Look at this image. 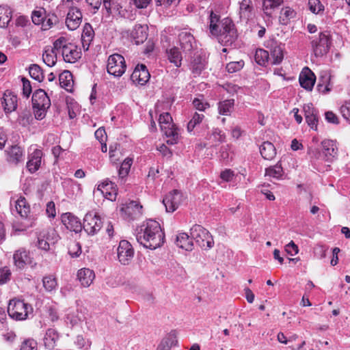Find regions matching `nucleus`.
Here are the masks:
<instances>
[{"label": "nucleus", "instance_id": "nucleus-1", "mask_svg": "<svg viewBox=\"0 0 350 350\" xmlns=\"http://www.w3.org/2000/svg\"><path fill=\"white\" fill-rule=\"evenodd\" d=\"M209 36L215 38L224 45H232L237 39L235 25L228 17L220 18L213 10L210 12L208 22Z\"/></svg>", "mask_w": 350, "mask_h": 350}, {"label": "nucleus", "instance_id": "nucleus-2", "mask_svg": "<svg viewBox=\"0 0 350 350\" xmlns=\"http://www.w3.org/2000/svg\"><path fill=\"white\" fill-rule=\"evenodd\" d=\"M136 239L144 247L154 250L163 244L164 234L159 222L149 219L140 227Z\"/></svg>", "mask_w": 350, "mask_h": 350}, {"label": "nucleus", "instance_id": "nucleus-3", "mask_svg": "<svg viewBox=\"0 0 350 350\" xmlns=\"http://www.w3.org/2000/svg\"><path fill=\"white\" fill-rule=\"evenodd\" d=\"M54 49L68 63H75L81 56V49L64 37H60L54 42Z\"/></svg>", "mask_w": 350, "mask_h": 350}, {"label": "nucleus", "instance_id": "nucleus-4", "mask_svg": "<svg viewBox=\"0 0 350 350\" xmlns=\"http://www.w3.org/2000/svg\"><path fill=\"white\" fill-rule=\"evenodd\" d=\"M32 312L33 308L31 306L22 300L14 299L10 300L8 304V313L9 316L17 321L26 319L28 314Z\"/></svg>", "mask_w": 350, "mask_h": 350}, {"label": "nucleus", "instance_id": "nucleus-5", "mask_svg": "<svg viewBox=\"0 0 350 350\" xmlns=\"http://www.w3.org/2000/svg\"><path fill=\"white\" fill-rule=\"evenodd\" d=\"M191 239L202 249L207 250L213 247L214 241L209 232L200 225H194L190 229Z\"/></svg>", "mask_w": 350, "mask_h": 350}, {"label": "nucleus", "instance_id": "nucleus-6", "mask_svg": "<svg viewBox=\"0 0 350 350\" xmlns=\"http://www.w3.org/2000/svg\"><path fill=\"white\" fill-rule=\"evenodd\" d=\"M331 46V37L327 31L321 32L317 38L311 41L312 51L316 57L326 55Z\"/></svg>", "mask_w": 350, "mask_h": 350}, {"label": "nucleus", "instance_id": "nucleus-7", "mask_svg": "<svg viewBox=\"0 0 350 350\" xmlns=\"http://www.w3.org/2000/svg\"><path fill=\"white\" fill-rule=\"evenodd\" d=\"M322 152L318 150H312V157L316 159H323L327 162L333 161L337 156L338 148L336 142L330 139H325L321 142Z\"/></svg>", "mask_w": 350, "mask_h": 350}, {"label": "nucleus", "instance_id": "nucleus-8", "mask_svg": "<svg viewBox=\"0 0 350 350\" xmlns=\"http://www.w3.org/2000/svg\"><path fill=\"white\" fill-rule=\"evenodd\" d=\"M126 63L124 58L120 54L110 55L107 61V72L114 77H121L126 70Z\"/></svg>", "mask_w": 350, "mask_h": 350}, {"label": "nucleus", "instance_id": "nucleus-9", "mask_svg": "<svg viewBox=\"0 0 350 350\" xmlns=\"http://www.w3.org/2000/svg\"><path fill=\"white\" fill-rule=\"evenodd\" d=\"M103 221L99 216L87 213L83 219L82 227L89 235H94L101 228Z\"/></svg>", "mask_w": 350, "mask_h": 350}, {"label": "nucleus", "instance_id": "nucleus-10", "mask_svg": "<svg viewBox=\"0 0 350 350\" xmlns=\"http://www.w3.org/2000/svg\"><path fill=\"white\" fill-rule=\"evenodd\" d=\"M184 200L183 193L175 189L170 192L163 200L166 211L172 213L176 211Z\"/></svg>", "mask_w": 350, "mask_h": 350}, {"label": "nucleus", "instance_id": "nucleus-11", "mask_svg": "<svg viewBox=\"0 0 350 350\" xmlns=\"http://www.w3.org/2000/svg\"><path fill=\"white\" fill-rule=\"evenodd\" d=\"M117 252L118 260L122 265H129L133 258L134 251L133 247L126 240L120 241Z\"/></svg>", "mask_w": 350, "mask_h": 350}, {"label": "nucleus", "instance_id": "nucleus-12", "mask_svg": "<svg viewBox=\"0 0 350 350\" xmlns=\"http://www.w3.org/2000/svg\"><path fill=\"white\" fill-rule=\"evenodd\" d=\"M13 261L16 268L22 270L27 265L32 263L33 258L30 256L29 251L25 248L21 247L14 252Z\"/></svg>", "mask_w": 350, "mask_h": 350}, {"label": "nucleus", "instance_id": "nucleus-13", "mask_svg": "<svg viewBox=\"0 0 350 350\" xmlns=\"http://www.w3.org/2000/svg\"><path fill=\"white\" fill-rule=\"evenodd\" d=\"M82 22V13L77 7H70L66 18V24L70 30L77 29Z\"/></svg>", "mask_w": 350, "mask_h": 350}, {"label": "nucleus", "instance_id": "nucleus-14", "mask_svg": "<svg viewBox=\"0 0 350 350\" xmlns=\"http://www.w3.org/2000/svg\"><path fill=\"white\" fill-rule=\"evenodd\" d=\"M178 37L180 46L185 53H190L196 48L195 38L189 31H182Z\"/></svg>", "mask_w": 350, "mask_h": 350}, {"label": "nucleus", "instance_id": "nucleus-15", "mask_svg": "<svg viewBox=\"0 0 350 350\" xmlns=\"http://www.w3.org/2000/svg\"><path fill=\"white\" fill-rule=\"evenodd\" d=\"M121 211L127 218L133 220L142 215V206L137 201L133 200L125 204Z\"/></svg>", "mask_w": 350, "mask_h": 350}, {"label": "nucleus", "instance_id": "nucleus-16", "mask_svg": "<svg viewBox=\"0 0 350 350\" xmlns=\"http://www.w3.org/2000/svg\"><path fill=\"white\" fill-rule=\"evenodd\" d=\"M150 75L144 64L137 65L133 70L131 78V80L139 85L146 84L150 79Z\"/></svg>", "mask_w": 350, "mask_h": 350}, {"label": "nucleus", "instance_id": "nucleus-17", "mask_svg": "<svg viewBox=\"0 0 350 350\" xmlns=\"http://www.w3.org/2000/svg\"><path fill=\"white\" fill-rule=\"evenodd\" d=\"M32 105L33 107L49 109L51 106V100L44 90L38 89L33 94Z\"/></svg>", "mask_w": 350, "mask_h": 350}, {"label": "nucleus", "instance_id": "nucleus-18", "mask_svg": "<svg viewBox=\"0 0 350 350\" xmlns=\"http://www.w3.org/2000/svg\"><path fill=\"white\" fill-rule=\"evenodd\" d=\"M42 155V151L38 148H35L29 154L27 168L30 173H34L38 170L41 165Z\"/></svg>", "mask_w": 350, "mask_h": 350}, {"label": "nucleus", "instance_id": "nucleus-19", "mask_svg": "<svg viewBox=\"0 0 350 350\" xmlns=\"http://www.w3.org/2000/svg\"><path fill=\"white\" fill-rule=\"evenodd\" d=\"M62 221L67 229L76 233L81 232L83 228L80 220L70 213H64Z\"/></svg>", "mask_w": 350, "mask_h": 350}, {"label": "nucleus", "instance_id": "nucleus-20", "mask_svg": "<svg viewBox=\"0 0 350 350\" xmlns=\"http://www.w3.org/2000/svg\"><path fill=\"white\" fill-rule=\"evenodd\" d=\"M1 105L7 113L16 110L17 107V96L10 90H6L1 98Z\"/></svg>", "mask_w": 350, "mask_h": 350}, {"label": "nucleus", "instance_id": "nucleus-21", "mask_svg": "<svg viewBox=\"0 0 350 350\" xmlns=\"http://www.w3.org/2000/svg\"><path fill=\"white\" fill-rule=\"evenodd\" d=\"M316 77L314 74L308 68H305L300 73L299 81L300 85L306 90L311 91L314 85Z\"/></svg>", "mask_w": 350, "mask_h": 350}, {"label": "nucleus", "instance_id": "nucleus-22", "mask_svg": "<svg viewBox=\"0 0 350 350\" xmlns=\"http://www.w3.org/2000/svg\"><path fill=\"white\" fill-rule=\"evenodd\" d=\"M6 160L13 164H17L24 160V152L21 147L12 146L5 150Z\"/></svg>", "mask_w": 350, "mask_h": 350}, {"label": "nucleus", "instance_id": "nucleus-23", "mask_svg": "<svg viewBox=\"0 0 350 350\" xmlns=\"http://www.w3.org/2000/svg\"><path fill=\"white\" fill-rule=\"evenodd\" d=\"M304 112L306 121L311 129L317 130L318 124V111L312 103L304 105Z\"/></svg>", "mask_w": 350, "mask_h": 350}, {"label": "nucleus", "instance_id": "nucleus-24", "mask_svg": "<svg viewBox=\"0 0 350 350\" xmlns=\"http://www.w3.org/2000/svg\"><path fill=\"white\" fill-rule=\"evenodd\" d=\"M95 278V273L93 270L88 268H83L77 272V279L83 287H88L91 285Z\"/></svg>", "mask_w": 350, "mask_h": 350}, {"label": "nucleus", "instance_id": "nucleus-25", "mask_svg": "<svg viewBox=\"0 0 350 350\" xmlns=\"http://www.w3.org/2000/svg\"><path fill=\"white\" fill-rule=\"evenodd\" d=\"M178 340L176 331L172 330L167 334L157 346V350H170L173 346L176 345Z\"/></svg>", "mask_w": 350, "mask_h": 350}, {"label": "nucleus", "instance_id": "nucleus-26", "mask_svg": "<svg viewBox=\"0 0 350 350\" xmlns=\"http://www.w3.org/2000/svg\"><path fill=\"white\" fill-rule=\"evenodd\" d=\"M59 338V335L57 330L53 328L48 329L43 338L44 347L48 349H54Z\"/></svg>", "mask_w": 350, "mask_h": 350}, {"label": "nucleus", "instance_id": "nucleus-27", "mask_svg": "<svg viewBox=\"0 0 350 350\" xmlns=\"http://www.w3.org/2000/svg\"><path fill=\"white\" fill-rule=\"evenodd\" d=\"M147 29L146 26L142 25H135L131 33V38L135 40L137 44L143 43L147 38Z\"/></svg>", "mask_w": 350, "mask_h": 350}, {"label": "nucleus", "instance_id": "nucleus-28", "mask_svg": "<svg viewBox=\"0 0 350 350\" xmlns=\"http://www.w3.org/2000/svg\"><path fill=\"white\" fill-rule=\"evenodd\" d=\"M94 37V31L92 27L90 24L85 23L81 34V42L84 50H88Z\"/></svg>", "mask_w": 350, "mask_h": 350}, {"label": "nucleus", "instance_id": "nucleus-29", "mask_svg": "<svg viewBox=\"0 0 350 350\" xmlns=\"http://www.w3.org/2000/svg\"><path fill=\"white\" fill-rule=\"evenodd\" d=\"M284 58L283 48L281 45L274 44L271 46L269 52L270 64H280Z\"/></svg>", "mask_w": 350, "mask_h": 350}, {"label": "nucleus", "instance_id": "nucleus-30", "mask_svg": "<svg viewBox=\"0 0 350 350\" xmlns=\"http://www.w3.org/2000/svg\"><path fill=\"white\" fill-rule=\"evenodd\" d=\"M193 239L187 233H179L176 237V244L180 248L187 251H191L193 249Z\"/></svg>", "mask_w": 350, "mask_h": 350}, {"label": "nucleus", "instance_id": "nucleus-31", "mask_svg": "<svg viewBox=\"0 0 350 350\" xmlns=\"http://www.w3.org/2000/svg\"><path fill=\"white\" fill-rule=\"evenodd\" d=\"M15 210L21 217L27 218L29 217L30 206L24 197L20 196L15 202Z\"/></svg>", "mask_w": 350, "mask_h": 350}, {"label": "nucleus", "instance_id": "nucleus-32", "mask_svg": "<svg viewBox=\"0 0 350 350\" xmlns=\"http://www.w3.org/2000/svg\"><path fill=\"white\" fill-rule=\"evenodd\" d=\"M59 85L68 92H71L73 87L72 75L69 70L63 71L59 76Z\"/></svg>", "mask_w": 350, "mask_h": 350}, {"label": "nucleus", "instance_id": "nucleus-33", "mask_svg": "<svg viewBox=\"0 0 350 350\" xmlns=\"http://www.w3.org/2000/svg\"><path fill=\"white\" fill-rule=\"evenodd\" d=\"M260 152L265 159L271 160L276 154V150L272 143L265 142L260 146Z\"/></svg>", "mask_w": 350, "mask_h": 350}, {"label": "nucleus", "instance_id": "nucleus-34", "mask_svg": "<svg viewBox=\"0 0 350 350\" xmlns=\"http://www.w3.org/2000/svg\"><path fill=\"white\" fill-rule=\"evenodd\" d=\"M206 64L205 59L200 55L193 57L191 62L190 69L195 76L200 75L204 70Z\"/></svg>", "mask_w": 350, "mask_h": 350}, {"label": "nucleus", "instance_id": "nucleus-35", "mask_svg": "<svg viewBox=\"0 0 350 350\" xmlns=\"http://www.w3.org/2000/svg\"><path fill=\"white\" fill-rule=\"evenodd\" d=\"M253 10L252 0H242L239 6V15L241 18L248 20L252 16Z\"/></svg>", "mask_w": 350, "mask_h": 350}, {"label": "nucleus", "instance_id": "nucleus-36", "mask_svg": "<svg viewBox=\"0 0 350 350\" xmlns=\"http://www.w3.org/2000/svg\"><path fill=\"white\" fill-rule=\"evenodd\" d=\"M12 10L10 7L0 5V27L5 28L10 22L12 15Z\"/></svg>", "mask_w": 350, "mask_h": 350}, {"label": "nucleus", "instance_id": "nucleus-37", "mask_svg": "<svg viewBox=\"0 0 350 350\" xmlns=\"http://www.w3.org/2000/svg\"><path fill=\"white\" fill-rule=\"evenodd\" d=\"M234 106V99H226L218 103L219 113L223 116H229L232 112Z\"/></svg>", "mask_w": 350, "mask_h": 350}, {"label": "nucleus", "instance_id": "nucleus-38", "mask_svg": "<svg viewBox=\"0 0 350 350\" xmlns=\"http://www.w3.org/2000/svg\"><path fill=\"white\" fill-rule=\"evenodd\" d=\"M166 53L167 54V58L171 63H173L176 67L181 66L182 55L177 47L174 46L167 50Z\"/></svg>", "mask_w": 350, "mask_h": 350}, {"label": "nucleus", "instance_id": "nucleus-39", "mask_svg": "<svg viewBox=\"0 0 350 350\" xmlns=\"http://www.w3.org/2000/svg\"><path fill=\"white\" fill-rule=\"evenodd\" d=\"M283 0H262V10L267 16H271L275 8H278Z\"/></svg>", "mask_w": 350, "mask_h": 350}, {"label": "nucleus", "instance_id": "nucleus-40", "mask_svg": "<svg viewBox=\"0 0 350 350\" xmlns=\"http://www.w3.org/2000/svg\"><path fill=\"white\" fill-rule=\"evenodd\" d=\"M58 53L55 50L54 46L51 49H46L42 55L44 62L50 67L53 66L57 62V54Z\"/></svg>", "mask_w": 350, "mask_h": 350}, {"label": "nucleus", "instance_id": "nucleus-41", "mask_svg": "<svg viewBox=\"0 0 350 350\" xmlns=\"http://www.w3.org/2000/svg\"><path fill=\"white\" fill-rule=\"evenodd\" d=\"M255 61L260 66H266L270 63L269 53L262 49H258L255 53Z\"/></svg>", "mask_w": 350, "mask_h": 350}, {"label": "nucleus", "instance_id": "nucleus-42", "mask_svg": "<svg viewBox=\"0 0 350 350\" xmlns=\"http://www.w3.org/2000/svg\"><path fill=\"white\" fill-rule=\"evenodd\" d=\"M295 16V11L289 7H286L281 10L279 20L281 24L287 25Z\"/></svg>", "mask_w": 350, "mask_h": 350}, {"label": "nucleus", "instance_id": "nucleus-43", "mask_svg": "<svg viewBox=\"0 0 350 350\" xmlns=\"http://www.w3.org/2000/svg\"><path fill=\"white\" fill-rule=\"evenodd\" d=\"M29 72L31 78L40 82L44 79L41 68L37 64H32L29 66Z\"/></svg>", "mask_w": 350, "mask_h": 350}, {"label": "nucleus", "instance_id": "nucleus-44", "mask_svg": "<svg viewBox=\"0 0 350 350\" xmlns=\"http://www.w3.org/2000/svg\"><path fill=\"white\" fill-rule=\"evenodd\" d=\"M32 22L35 25H40L42 24V29L44 30L47 29L46 25L45 24L44 21V11L42 10H36L33 11L31 16Z\"/></svg>", "mask_w": 350, "mask_h": 350}, {"label": "nucleus", "instance_id": "nucleus-45", "mask_svg": "<svg viewBox=\"0 0 350 350\" xmlns=\"http://www.w3.org/2000/svg\"><path fill=\"white\" fill-rule=\"evenodd\" d=\"M116 188V185L109 178H107L98 185L96 190L97 191L100 192V193L103 195L105 193V191L108 192L110 190L114 189Z\"/></svg>", "mask_w": 350, "mask_h": 350}, {"label": "nucleus", "instance_id": "nucleus-46", "mask_svg": "<svg viewBox=\"0 0 350 350\" xmlns=\"http://www.w3.org/2000/svg\"><path fill=\"white\" fill-rule=\"evenodd\" d=\"M283 174V169L280 165L276 164L274 166L266 169L265 175L278 179Z\"/></svg>", "mask_w": 350, "mask_h": 350}, {"label": "nucleus", "instance_id": "nucleus-47", "mask_svg": "<svg viewBox=\"0 0 350 350\" xmlns=\"http://www.w3.org/2000/svg\"><path fill=\"white\" fill-rule=\"evenodd\" d=\"M43 286L46 291L51 292L57 287L56 279L52 275L45 276L42 279Z\"/></svg>", "mask_w": 350, "mask_h": 350}, {"label": "nucleus", "instance_id": "nucleus-48", "mask_svg": "<svg viewBox=\"0 0 350 350\" xmlns=\"http://www.w3.org/2000/svg\"><path fill=\"white\" fill-rule=\"evenodd\" d=\"M204 118V114L198 113L196 112L193 114L191 120L187 124L188 132L191 133L193 130V129L196 127V126L199 124L202 121Z\"/></svg>", "mask_w": 350, "mask_h": 350}, {"label": "nucleus", "instance_id": "nucleus-49", "mask_svg": "<svg viewBox=\"0 0 350 350\" xmlns=\"http://www.w3.org/2000/svg\"><path fill=\"white\" fill-rule=\"evenodd\" d=\"M308 7L314 14H319L324 10V6L319 0H309Z\"/></svg>", "mask_w": 350, "mask_h": 350}, {"label": "nucleus", "instance_id": "nucleus-50", "mask_svg": "<svg viewBox=\"0 0 350 350\" xmlns=\"http://www.w3.org/2000/svg\"><path fill=\"white\" fill-rule=\"evenodd\" d=\"M20 350H38V343L33 338L26 339L21 343Z\"/></svg>", "mask_w": 350, "mask_h": 350}, {"label": "nucleus", "instance_id": "nucleus-51", "mask_svg": "<svg viewBox=\"0 0 350 350\" xmlns=\"http://www.w3.org/2000/svg\"><path fill=\"white\" fill-rule=\"evenodd\" d=\"M244 66L243 61L231 62L226 65V70L230 73H234L240 70Z\"/></svg>", "mask_w": 350, "mask_h": 350}, {"label": "nucleus", "instance_id": "nucleus-52", "mask_svg": "<svg viewBox=\"0 0 350 350\" xmlns=\"http://www.w3.org/2000/svg\"><path fill=\"white\" fill-rule=\"evenodd\" d=\"M11 271L8 267L0 268V284H4L10 281Z\"/></svg>", "mask_w": 350, "mask_h": 350}, {"label": "nucleus", "instance_id": "nucleus-53", "mask_svg": "<svg viewBox=\"0 0 350 350\" xmlns=\"http://www.w3.org/2000/svg\"><path fill=\"white\" fill-rule=\"evenodd\" d=\"M172 118L169 113L161 114L159 118V122L161 126H171L172 124Z\"/></svg>", "mask_w": 350, "mask_h": 350}, {"label": "nucleus", "instance_id": "nucleus-54", "mask_svg": "<svg viewBox=\"0 0 350 350\" xmlns=\"http://www.w3.org/2000/svg\"><path fill=\"white\" fill-rule=\"evenodd\" d=\"M161 129L164 131L165 135L167 137H178V132L176 129L174 128V124L171 126H161Z\"/></svg>", "mask_w": 350, "mask_h": 350}, {"label": "nucleus", "instance_id": "nucleus-55", "mask_svg": "<svg viewBox=\"0 0 350 350\" xmlns=\"http://www.w3.org/2000/svg\"><path fill=\"white\" fill-rule=\"evenodd\" d=\"M340 113L342 117L350 122V100L346 101L345 104L340 107Z\"/></svg>", "mask_w": 350, "mask_h": 350}, {"label": "nucleus", "instance_id": "nucleus-56", "mask_svg": "<svg viewBox=\"0 0 350 350\" xmlns=\"http://www.w3.org/2000/svg\"><path fill=\"white\" fill-rule=\"evenodd\" d=\"M193 105L197 110L200 111H204L206 109L209 107V104L208 103L203 102L199 98H195L193 100Z\"/></svg>", "mask_w": 350, "mask_h": 350}, {"label": "nucleus", "instance_id": "nucleus-57", "mask_svg": "<svg viewBox=\"0 0 350 350\" xmlns=\"http://www.w3.org/2000/svg\"><path fill=\"white\" fill-rule=\"evenodd\" d=\"M285 251L290 256H295L299 252V249L297 245L291 241L288 244L285 246Z\"/></svg>", "mask_w": 350, "mask_h": 350}, {"label": "nucleus", "instance_id": "nucleus-58", "mask_svg": "<svg viewBox=\"0 0 350 350\" xmlns=\"http://www.w3.org/2000/svg\"><path fill=\"white\" fill-rule=\"evenodd\" d=\"M23 81V94L25 97H29L31 93V86L30 81L25 78L22 79Z\"/></svg>", "mask_w": 350, "mask_h": 350}, {"label": "nucleus", "instance_id": "nucleus-59", "mask_svg": "<svg viewBox=\"0 0 350 350\" xmlns=\"http://www.w3.org/2000/svg\"><path fill=\"white\" fill-rule=\"evenodd\" d=\"M48 109H44L43 107H33V112L35 118L37 120H42L45 116Z\"/></svg>", "mask_w": 350, "mask_h": 350}, {"label": "nucleus", "instance_id": "nucleus-60", "mask_svg": "<svg viewBox=\"0 0 350 350\" xmlns=\"http://www.w3.org/2000/svg\"><path fill=\"white\" fill-rule=\"evenodd\" d=\"M234 176V172L230 169L225 170L220 174L221 178L226 182L232 180Z\"/></svg>", "mask_w": 350, "mask_h": 350}, {"label": "nucleus", "instance_id": "nucleus-61", "mask_svg": "<svg viewBox=\"0 0 350 350\" xmlns=\"http://www.w3.org/2000/svg\"><path fill=\"white\" fill-rule=\"evenodd\" d=\"M323 83H321L320 82L317 85V90L319 92L322 94H327L331 90V88L329 87L330 83H327V80H325Z\"/></svg>", "mask_w": 350, "mask_h": 350}, {"label": "nucleus", "instance_id": "nucleus-62", "mask_svg": "<svg viewBox=\"0 0 350 350\" xmlns=\"http://www.w3.org/2000/svg\"><path fill=\"white\" fill-rule=\"evenodd\" d=\"M325 120L332 124H338L339 123L337 116L332 111H327L325 114Z\"/></svg>", "mask_w": 350, "mask_h": 350}, {"label": "nucleus", "instance_id": "nucleus-63", "mask_svg": "<svg viewBox=\"0 0 350 350\" xmlns=\"http://www.w3.org/2000/svg\"><path fill=\"white\" fill-rule=\"evenodd\" d=\"M46 212L49 217H55L56 212L55 203L51 201L47 203Z\"/></svg>", "mask_w": 350, "mask_h": 350}, {"label": "nucleus", "instance_id": "nucleus-64", "mask_svg": "<svg viewBox=\"0 0 350 350\" xmlns=\"http://www.w3.org/2000/svg\"><path fill=\"white\" fill-rule=\"evenodd\" d=\"M96 138L100 142L103 143L106 138L105 130L103 128H99L95 131Z\"/></svg>", "mask_w": 350, "mask_h": 350}]
</instances>
